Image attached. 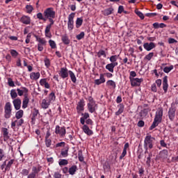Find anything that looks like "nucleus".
Listing matches in <instances>:
<instances>
[{
  "label": "nucleus",
  "mask_w": 178,
  "mask_h": 178,
  "mask_svg": "<svg viewBox=\"0 0 178 178\" xmlns=\"http://www.w3.org/2000/svg\"><path fill=\"white\" fill-rule=\"evenodd\" d=\"M106 80L105 79V76H104V74H100L99 79L95 80V84L96 86H101V84H104Z\"/></svg>",
  "instance_id": "2eb2a0df"
},
{
  "label": "nucleus",
  "mask_w": 178,
  "mask_h": 178,
  "mask_svg": "<svg viewBox=\"0 0 178 178\" xmlns=\"http://www.w3.org/2000/svg\"><path fill=\"white\" fill-rule=\"evenodd\" d=\"M135 13L136 15H137V16H138V17H140L141 19V20H144V14H143V13H141V11H138V10H135Z\"/></svg>",
  "instance_id": "09e8293b"
},
{
  "label": "nucleus",
  "mask_w": 178,
  "mask_h": 178,
  "mask_svg": "<svg viewBox=\"0 0 178 178\" xmlns=\"http://www.w3.org/2000/svg\"><path fill=\"white\" fill-rule=\"evenodd\" d=\"M156 45L155 43L154 42H146L143 44V48H145L146 49V51H151L152 49H154V48H155Z\"/></svg>",
  "instance_id": "6ab92c4d"
},
{
  "label": "nucleus",
  "mask_w": 178,
  "mask_h": 178,
  "mask_svg": "<svg viewBox=\"0 0 178 178\" xmlns=\"http://www.w3.org/2000/svg\"><path fill=\"white\" fill-rule=\"evenodd\" d=\"M58 75L61 79L65 80V79H67L69 77V71L67 67H61L58 71Z\"/></svg>",
  "instance_id": "423d86ee"
},
{
  "label": "nucleus",
  "mask_w": 178,
  "mask_h": 178,
  "mask_svg": "<svg viewBox=\"0 0 178 178\" xmlns=\"http://www.w3.org/2000/svg\"><path fill=\"white\" fill-rule=\"evenodd\" d=\"M13 162H15L14 159L10 160L7 164H6V168L3 171V173H6V172L10 170V168H12V165H13Z\"/></svg>",
  "instance_id": "4be33fe9"
},
{
  "label": "nucleus",
  "mask_w": 178,
  "mask_h": 178,
  "mask_svg": "<svg viewBox=\"0 0 178 178\" xmlns=\"http://www.w3.org/2000/svg\"><path fill=\"white\" fill-rule=\"evenodd\" d=\"M69 163V161L66 159H62L60 161H59L60 166H65Z\"/></svg>",
  "instance_id": "6e6d98bb"
},
{
  "label": "nucleus",
  "mask_w": 178,
  "mask_h": 178,
  "mask_svg": "<svg viewBox=\"0 0 178 178\" xmlns=\"http://www.w3.org/2000/svg\"><path fill=\"white\" fill-rule=\"evenodd\" d=\"M49 105H51V103L46 99H43L42 100L41 107L43 109H48L49 108Z\"/></svg>",
  "instance_id": "393cba45"
},
{
  "label": "nucleus",
  "mask_w": 178,
  "mask_h": 178,
  "mask_svg": "<svg viewBox=\"0 0 178 178\" xmlns=\"http://www.w3.org/2000/svg\"><path fill=\"white\" fill-rule=\"evenodd\" d=\"M106 84L107 87H109L110 88H113V90H115V88H116V82H115V81H113V80L107 81Z\"/></svg>",
  "instance_id": "cd10ccee"
},
{
  "label": "nucleus",
  "mask_w": 178,
  "mask_h": 178,
  "mask_svg": "<svg viewBox=\"0 0 178 178\" xmlns=\"http://www.w3.org/2000/svg\"><path fill=\"white\" fill-rule=\"evenodd\" d=\"M83 25V17H78L76 18V29H80Z\"/></svg>",
  "instance_id": "4c0bfd02"
},
{
  "label": "nucleus",
  "mask_w": 178,
  "mask_h": 178,
  "mask_svg": "<svg viewBox=\"0 0 178 178\" xmlns=\"http://www.w3.org/2000/svg\"><path fill=\"white\" fill-rule=\"evenodd\" d=\"M29 105V97H27V95H24V98L22 102V108L23 109H26Z\"/></svg>",
  "instance_id": "c85d7f7f"
},
{
  "label": "nucleus",
  "mask_w": 178,
  "mask_h": 178,
  "mask_svg": "<svg viewBox=\"0 0 178 178\" xmlns=\"http://www.w3.org/2000/svg\"><path fill=\"white\" fill-rule=\"evenodd\" d=\"M154 57V52L149 53L147 55L145 56V59L147 60H151Z\"/></svg>",
  "instance_id": "603ef678"
},
{
  "label": "nucleus",
  "mask_w": 178,
  "mask_h": 178,
  "mask_svg": "<svg viewBox=\"0 0 178 178\" xmlns=\"http://www.w3.org/2000/svg\"><path fill=\"white\" fill-rule=\"evenodd\" d=\"M49 44L52 49H55V48H56V43H55V41L50 40H49Z\"/></svg>",
  "instance_id": "8fccbe9b"
},
{
  "label": "nucleus",
  "mask_w": 178,
  "mask_h": 178,
  "mask_svg": "<svg viewBox=\"0 0 178 178\" xmlns=\"http://www.w3.org/2000/svg\"><path fill=\"white\" fill-rule=\"evenodd\" d=\"M151 90L153 92H156V91H158V89L156 88V83H153L152 85Z\"/></svg>",
  "instance_id": "0e129e2a"
},
{
  "label": "nucleus",
  "mask_w": 178,
  "mask_h": 178,
  "mask_svg": "<svg viewBox=\"0 0 178 178\" xmlns=\"http://www.w3.org/2000/svg\"><path fill=\"white\" fill-rule=\"evenodd\" d=\"M176 115V108L175 107H171L169 108L168 111V118L170 120H175V116Z\"/></svg>",
  "instance_id": "4468645a"
},
{
  "label": "nucleus",
  "mask_w": 178,
  "mask_h": 178,
  "mask_svg": "<svg viewBox=\"0 0 178 178\" xmlns=\"http://www.w3.org/2000/svg\"><path fill=\"white\" fill-rule=\"evenodd\" d=\"M118 58H119V55L111 56L110 57V62H111V63H115V65H117L118 66L119 65V63H118Z\"/></svg>",
  "instance_id": "2f4dec72"
},
{
  "label": "nucleus",
  "mask_w": 178,
  "mask_h": 178,
  "mask_svg": "<svg viewBox=\"0 0 178 178\" xmlns=\"http://www.w3.org/2000/svg\"><path fill=\"white\" fill-rule=\"evenodd\" d=\"M56 99V96L55 95V92H51L49 95V99H48L49 102L51 104V102L55 101Z\"/></svg>",
  "instance_id": "ea45409f"
},
{
  "label": "nucleus",
  "mask_w": 178,
  "mask_h": 178,
  "mask_svg": "<svg viewBox=\"0 0 178 178\" xmlns=\"http://www.w3.org/2000/svg\"><path fill=\"white\" fill-rule=\"evenodd\" d=\"M161 155H163V156H168V149H163L161 152H160Z\"/></svg>",
  "instance_id": "338daca9"
},
{
  "label": "nucleus",
  "mask_w": 178,
  "mask_h": 178,
  "mask_svg": "<svg viewBox=\"0 0 178 178\" xmlns=\"http://www.w3.org/2000/svg\"><path fill=\"white\" fill-rule=\"evenodd\" d=\"M84 35H86L84 32H81L79 35L76 36V38L79 40H83V38H84Z\"/></svg>",
  "instance_id": "bf43d9fd"
},
{
  "label": "nucleus",
  "mask_w": 178,
  "mask_h": 178,
  "mask_svg": "<svg viewBox=\"0 0 178 178\" xmlns=\"http://www.w3.org/2000/svg\"><path fill=\"white\" fill-rule=\"evenodd\" d=\"M60 155L63 156V158H66L69 156V147L67 146L64 149L61 150Z\"/></svg>",
  "instance_id": "bb28decb"
},
{
  "label": "nucleus",
  "mask_w": 178,
  "mask_h": 178,
  "mask_svg": "<svg viewBox=\"0 0 178 178\" xmlns=\"http://www.w3.org/2000/svg\"><path fill=\"white\" fill-rule=\"evenodd\" d=\"M44 62V65L48 69L51 66V60H49V58H45Z\"/></svg>",
  "instance_id": "49530a36"
},
{
  "label": "nucleus",
  "mask_w": 178,
  "mask_h": 178,
  "mask_svg": "<svg viewBox=\"0 0 178 178\" xmlns=\"http://www.w3.org/2000/svg\"><path fill=\"white\" fill-rule=\"evenodd\" d=\"M118 111L115 112L116 116H119V115H122L123 113V111H124V106L122 104L118 105Z\"/></svg>",
  "instance_id": "473e14b6"
},
{
  "label": "nucleus",
  "mask_w": 178,
  "mask_h": 178,
  "mask_svg": "<svg viewBox=\"0 0 178 178\" xmlns=\"http://www.w3.org/2000/svg\"><path fill=\"white\" fill-rule=\"evenodd\" d=\"M76 13H72L71 14L69 15L68 16V22H67V28L70 31H72L73 29L74 28V16Z\"/></svg>",
  "instance_id": "20e7f679"
},
{
  "label": "nucleus",
  "mask_w": 178,
  "mask_h": 178,
  "mask_svg": "<svg viewBox=\"0 0 178 178\" xmlns=\"http://www.w3.org/2000/svg\"><path fill=\"white\" fill-rule=\"evenodd\" d=\"M168 76H165L163 79V90H164L165 92H168Z\"/></svg>",
  "instance_id": "a878e982"
},
{
  "label": "nucleus",
  "mask_w": 178,
  "mask_h": 178,
  "mask_svg": "<svg viewBox=\"0 0 178 178\" xmlns=\"http://www.w3.org/2000/svg\"><path fill=\"white\" fill-rule=\"evenodd\" d=\"M82 130L87 136H92L94 134L92 130L90 129V127H88L87 124H83Z\"/></svg>",
  "instance_id": "f3484780"
},
{
  "label": "nucleus",
  "mask_w": 178,
  "mask_h": 178,
  "mask_svg": "<svg viewBox=\"0 0 178 178\" xmlns=\"http://www.w3.org/2000/svg\"><path fill=\"white\" fill-rule=\"evenodd\" d=\"M154 141L155 138L152 137L150 135L145 136L143 145L145 151H148V149H152V148H154Z\"/></svg>",
  "instance_id": "f257e3e1"
},
{
  "label": "nucleus",
  "mask_w": 178,
  "mask_h": 178,
  "mask_svg": "<svg viewBox=\"0 0 178 178\" xmlns=\"http://www.w3.org/2000/svg\"><path fill=\"white\" fill-rule=\"evenodd\" d=\"M12 116V104L8 102L4 106V118L5 119H10Z\"/></svg>",
  "instance_id": "f03ea898"
},
{
  "label": "nucleus",
  "mask_w": 178,
  "mask_h": 178,
  "mask_svg": "<svg viewBox=\"0 0 178 178\" xmlns=\"http://www.w3.org/2000/svg\"><path fill=\"white\" fill-rule=\"evenodd\" d=\"M171 70H173V65H170V67H165L163 68L164 73H169Z\"/></svg>",
  "instance_id": "de8ad7c7"
},
{
  "label": "nucleus",
  "mask_w": 178,
  "mask_h": 178,
  "mask_svg": "<svg viewBox=\"0 0 178 178\" xmlns=\"http://www.w3.org/2000/svg\"><path fill=\"white\" fill-rule=\"evenodd\" d=\"M78 159L80 162L84 161V156H83V152L81 150H79L78 152Z\"/></svg>",
  "instance_id": "a18cd8bd"
},
{
  "label": "nucleus",
  "mask_w": 178,
  "mask_h": 178,
  "mask_svg": "<svg viewBox=\"0 0 178 178\" xmlns=\"http://www.w3.org/2000/svg\"><path fill=\"white\" fill-rule=\"evenodd\" d=\"M68 172L70 175H72V176H73V175H74L76 172H77V165H72L71 168H69Z\"/></svg>",
  "instance_id": "c9c22d12"
},
{
  "label": "nucleus",
  "mask_w": 178,
  "mask_h": 178,
  "mask_svg": "<svg viewBox=\"0 0 178 178\" xmlns=\"http://www.w3.org/2000/svg\"><path fill=\"white\" fill-rule=\"evenodd\" d=\"M20 22L23 24H30L31 23V19L27 15H23L20 19Z\"/></svg>",
  "instance_id": "a211bd4d"
},
{
  "label": "nucleus",
  "mask_w": 178,
  "mask_h": 178,
  "mask_svg": "<svg viewBox=\"0 0 178 178\" xmlns=\"http://www.w3.org/2000/svg\"><path fill=\"white\" fill-rule=\"evenodd\" d=\"M17 91L19 97H22L23 94L27 96V94L29 93V89H27V88H25V87H22L21 89L17 88Z\"/></svg>",
  "instance_id": "dca6fc26"
},
{
  "label": "nucleus",
  "mask_w": 178,
  "mask_h": 178,
  "mask_svg": "<svg viewBox=\"0 0 178 178\" xmlns=\"http://www.w3.org/2000/svg\"><path fill=\"white\" fill-rule=\"evenodd\" d=\"M56 134H59L60 137H65V135L66 134V128L65 127H60L59 125L56 126Z\"/></svg>",
  "instance_id": "0eeeda50"
},
{
  "label": "nucleus",
  "mask_w": 178,
  "mask_h": 178,
  "mask_svg": "<svg viewBox=\"0 0 178 178\" xmlns=\"http://www.w3.org/2000/svg\"><path fill=\"white\" fill-rule=\"evenodd\" d=\"M38 173H40V168L33 166L32 168V172L28 175L27 178H37Z\"/></svg>",
  "instance_id": "f8f14e48"
},
{
  "label": "nucleus",
  "mask_w": 178,
  "mask_h": 178,
  "mask_svg": "<svg viewBox=\"0 0 178 178\" xmlns=\"http://www.w3.org/2000/svg\"><path fill=\"white\" fill-rule=\"evenodd\" d=\"M5 156V152L3 151V149L0 148V161H2V159H3Z\"/></svg>",
  "instance_id": "e2e57ef3"
},
{
  "label": "nucleus",
  "mask_w": 178,
  "mask_h": 178,
  "mask_svg": "<svg viewBox=\"0 0 178 178\" xmlns=\"http://www.w3.org/2000/svg\"><path fill=\"white\" fill-rule=\"evenodd\" d=\"M117 64L115 63H108L106 65V69L110 72V73H113L115 67H116Z\"/></svg>",
  "instance_id": "aec40b11"
},
{
  "label": "nucleus",
  "mask_w": 178,
  "mask_h": 178,
  "mask_svg": "<svg viewBox=\"0 0 178 178\" xmlns=\"http://www.w3.org/2000/svg\"><path fill=\"white\" fill-rule=\"evenodd\" d=\"M10 97L12 98V99L15 100L16 99V98H17V92H16V90L15 89H12L10 90Z\"/></svg>",
  "instance_id": "a19ab883"
},
{
  "label": "nucleus",
  "mask_w": 178,
  "mask_h": 178,
  "mask_svg": "<svg viewBox=\"0 0 178 178\" xmlns=\"http://www.w3.org/2000/svg\"><path fill=\"white\" fill-rule=\"evenodd\" d=\"M51 144H52V140L50 138L45 139V145L47 148H49Z\"/></svg>",
  "instance_id": "4d7b16f0"
},
{
  "label": "nucleus",
  "mask_w": 178,
  "mask_h": 178,
  "mask_svg": "<svg viewBox=\"0 0 178 178\" xmlns=\"http://www.w3.org/2000/svg\"><path fill=\"white\" fill-rule=\"evenodd\" d=\"M98 109V105L95 102L88 103V110L90 113H94Z\"/></svg>",
  "instance_id": "1a4fd4ad"
},
{
  "label": "nucleus",
  "mask_w": 178,
  "mask_h": 178,
  "mask_svg": "<svg viewBox=\"0 0 178 178\" xmlns=\"http://www.w3.org/2000/svg\"><path fill=\"white\" fill-rule=\"evenodd\" d=\"M43 15L47 20V19H55V11L54 10V8H47L44 13Z\"/></svg>",
  "instance_id": "7ed1b4c3"
},
{
  "label": "nucleus",
  "mask_w": 178,
  "mask_h": 178,
  "mask_svg": "<svg viewBox=\"0 0 178 178\" xmlns=\"http://www.w3.org/2000/svg\"><path fill=\"white\" fill-rule=\"evenodd\" d=\"M159 121H156V120H154V122H152L151 127H149V130H154L155 127H156L159 124Z\"/></svg>",
  "instance_id": "37998d69"
},
{
  "label": "nucleus",
  "mask_w": 178,
  "mask_h": 178,
  "mask_svg": "<svg viewBox=\"0 0 178 178\" xmlns=\"http://www.w3.org/2000/svg\"><path fill=\"white\" fill-rule=\"evenodd\" d=\"M68 76H70L72 83L75 84V83L77 81V79L76 78V75L74 74L73 71L69 70Z\"/></svg>",
  "instance_id": "c756f323"
},
{
  "label": "nucleus",
  "mask_w": 178,
  "mask_h": 178,
  "mask_svg": "<svg viewBox=\"0 0 178 178\" xmlns=\"http://www.w3.org/2000/svg\"><path fill=\"white\" fill-rule=\"evenodd\" d=\"M40 114V111L37 108H33L32 111V118L31 120L34 121L35 120V118Z\"/></svg>",
  "instance_id": "f704fd0d"
},
{
  "label": "nucleus",
  "mask_w": 178,
  "mask_h": 178,
  "mask_svg": "<svg viewBox=\"0 0 178 178\" xmlns=\"http://www.w3.org/2000/svg\"><path fill=\"white\" fill-rule=\"evenodd\" d=\"M2 131H3V137H5L6 138H8V136H9V131H8V129L3 128Z\"/></svg>",
  "instance_id": "864d4df0"
},
{
  "label": "nucleus",
  "mask_w": 178,
  "mask_h": 178,
  "mask_svg": "<svg viewBox=\"0 0 178 178\" xmlns=\"http://www.w3.org/2000/svg\"><path fill=\"white\" fill-rule=\"evenodd\" d=\"M98 58H101V56H104V58H106V54L105 53V50L100 49L97 52Z\"/></svg>",
  "instance_id": "c03bdc74"
},
{
  "label": "nucleus",
  "mask_w": 178,
  "mask_h": 178,
  "mask_svg": "<svg viewBox=\"0 0 178 178\" xmlns=\"http://www.w3.org/2000/svg\"><path fill=\"white\" fill-rule=\"evenodd\" d=\"M54 176L55 178H62V175L59 172H56Z\"/></svg>",
  "instance_id": "774afa93"
},
{
  "label": "nucleus",
  "mask_w": 178,
  "mask_h": 178,
  "mask_svg": "<svg viewBox=\"0 0 178 178\" xmlns=\"http://www.w3.org/2000/svg\"><path fill=\"white\" fill-rule=\"evenodd\" d=\"M113 12V8H109L104 10V16H109V15H112Z\"/></svg>",
  "instance_id": "79ce46f5"
},
{
  "label": "nucleus",
  "mask_w": 178,
  "mask_h": 178,
  "mask_svg": "<svg viewBox=\"0 0 178 178\" xmlns=\"http://www.w3.org/2000/svg\"><path fill=\"white\" fill-rule=\"evenodd\" d=\"M66 143L65 142H60L57 144H56V148H59V147H65Z\"/></svg>",
  "instance_id": "69168bd1"
},
{
  "label": "nucleus",
  "mask_w": 178,
  "mask_h": 178,
  "mask_svg": "<svg viewBox=\"0 0 178 178\" xmlns=\"http://www.w3.org/2000/svg\"><path fill=\"white\" fill-rule=\"evenodd\" d=\"M51 26H47L45 31H44V34L46 37L48 38H51L52 37V34H51Z\"/></svg>",
  "instance_id": "72a5a7b5"
},
{
  "label": "nucleus",
  "mask_w": 178,
  "mask_h": 178,
  "mask_svg": "<svg viewBox=\"0 0 178 178\" xmlns=\"http://www.w3.org/2000/svg\"><path fill=\"white\" fill-rule=\"evenodd\" d=\"M29 173H30V171L27 169H23L21 172L22 176H29Z\"/></svg>",
  "instance_id": "052dcab7"
},
{
  "label": "nucleus",
  "mask_w": 178,
  "mask_h": 178,
  "mask_svg": "<svg viewBox=\"0 0 178 178\" xmlns=\"http://www.w3.org/2000/svg\"><path fill=\"white\" fill-rule=\"evenodd\" d=\"M24 114V111L23 110H19L15 113V118L16 119H22L23 118V115Z\"/></svg>",
  "instance_id": "58836bf2"
},
{
  "label": "nucleus",
  "mask_w": 178,
  "mask_h": 178,
  "mask_svg": "<svg viewBox=\"0 0 178 178\" xmlns=\"http://www.w3.org/2000/svg\"><path fill=\"white\" fill-rule=\"evenodd\" d=\"M143 81H144L143 78H130L131 86L132 87H140V85L141 83H143Z\"/></svg>",
  "instance_id": "39448f33"
},
{
  "label": "nucleus",
  "mask_w": 178,
  "mask_h": 178,
  "mask_svg": "<svg viewBox=\"0 0 178 178\" xmlns=\"http://www.w3.org/2000/svg\"><path fill=\"white\" fill-rule=\"evenodd\" d=\"M10 54L12 55V56L16 58V56H17V55H19V53L15 49H11Z\"/></svg>",
  "instance_id": "680f3d73"
},
{
  "label": "nucleus",
  "mask_w": 178,
  "mask_h": 178,
  "mask_svg": "<svg viewBox=\"0 0 178 178\" xmlns=\"http://www.w3.org/2000/svg\"><path fill=\"white\" fill-rule=\"evenodd\" d=\"M35 37L36 38V41H38V42H39L38 44H40L41 45H46L47 40H45V39H44L42 38H39L37 35H35Z\"/></svg>",
  "instance_id": "e433bc0d"
},
{
  "label": "nucleus",
  "mask_w": 178,
  "mask_h": 178,
  "mask_svg": "<svg viewBox=\"0 0 178 178\" xmlns=\"http://www.w3.org/2000/svg\"><path fill=\"white\" fill-rule=\"evenodd\" d=\"M24 123V120L22 118H19V120H16L13 122H11V128L12 129H15L16 126L17 127H20Z\"/></svg>",
  "instance_id": "9d476101"
},
{
  "label": "nucleus",
  "mask_w": 178,
  "mask_h": 178,
  "mask_svg": "<svg viewBox=\"0 0 178 178\" xmlns=\"http://www.w3.org/2000/svg\"><path fill=\"white\" fill-rule=\"evenodd\" d=\"M14 108L16 111H19L22 108V99L17 98L13 101Z\"/></svg>",
  "instance_id": "ddd939ff"
},
{
  "label": "nucleus",
  "mask_w": 178,
  "mask_h": 178,
  "mask_svg": "<svg viewBox=\"0 0 178 178\" xmlns=\"http://www.w3.org/2000/svg\"><path fill=\"white\" fill-rule=\"evenodd\" d=\"M61 41L65 45H69L70 44V40H69V37H67V35H63L61 38Z\"/></svg>",
  "instance_id": "7c9ffc66"
},
{
  "label": "nucleus",
  "mask_w": 178,
  "mask_h": 178,
  "mask_svg": "<svg viewBox=\"0 0 178 178\" xmlns=\"http://www.w3.org/2000/svg\"><path fill=\"white\" fill-rule=\"evenodd\" d=\"M81 117L80 119V122L82 124H85L86 123V120H87L88 119V118H90V114H88V113H81Z\"/></svg>",
  "instance_id": "412c9836"
},
{
  "label": "nucleus",
  "mask_w": 178,
  "mask_h": 178,
  "mask_svg": "<svg viewBox=\"0 0 178 178\" xmlns=\"http://www.w3.org/2000/svg\"><path fill=\"white\" fill-rule=\"evenodd\" d=\"M40 84L42 87H44V88H51V86L47 81V79H42L40 80Z\"/></svg>",
  "instance_id": "b1692460"
},
{
  "label": "nucleus",
  "mask_w": 178,
  "mask_h": 178,
  "mask_svg": "<svg viewBox=\"0 0 178 178\" xmlns=\"http://www.w3.org/2000/svg\"><path fill=\"white\" fill-rule=\"evenodd\" d=\"M40 76L41 74H40V72H31L30 74L31 80H35V81L36 80H38V79H40Z\"/></svg>",
  "instance_id": "5701e85b"
},
{
  "label": "nucleus",
  "mask_w": 178,
  "mask_h": 178,
  "mask_svg": "<svg viewBox=\"0 0 178 178\" xmlns=\"http://www.w3.org/2000/svg\"><path fill=\"white\" fill-rule=\"evenodd\" d=\"M162 116H163V109L159 108L156 112L154 120L161 123L162 122Z\"/></svg>",
  "instance_id": "6e6552de"
},
{
  "label": "nucleus",
  "mask_w": 178,
  "mask_h": 178,
  "mask_svg": "<svg viewBox=\"0 0 178 178\" xmlns=\"http://www.w3.org/2000/svg\"><path fill=\"white\" fill-rule=\"evenodd\" d=\"M8 84L9 87H15V82L12 79V78H8Z\"/></svg>",
  "instance_id": "5fc2aeb1"
},
{
  "label": "nucleus",
  "mask_w": 178,
  "mask_h": 178,
  "mask_svg": "<svg viewBox=\"0 0 178 178\" xmlns=\"http://www.w3.org/2000/svg\"><path fill=\"white\" fill-rule=\"evenodd\" d=\"M37 18L39 19V20H44V22H47V18L44 17L41 13H38L37 14Z\"/></svg>",
  "instance_id": "3c124183"
},
{
  "label": "nucleus",
  "mask_w": 178,
  "mask_h": 178,
  "mask_svg": "<svg viewBox=\"0 0 178 178\" xmlns=\"http://www.w3.org/2000/svg\"><path fill=\"white\" fill-rule=\"evenodd\" d=\"M26 13H31V12H33V10H34V8H33L32 6L30 5H27L26 6Z\"/></svg>",
  "instance_id": "13d9d810"
},
{
  "label": "nucleus",
  "mask_w": 178,
  "mask_h": 178,
  "mask_svg": "<svg viewBox=\"0 0 178 178\" xmlns=\"http://www.w3.org/2000/svg\"><path fill=\"white\" fill-rule=\"evenodd\" d=\"M84 100L83 99H81L76 106V112L79 115H80V113H81V112L84 111Z\"/></svg>",
  "instance_id": "9b49d317"
}]
</instances>
